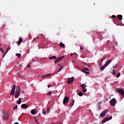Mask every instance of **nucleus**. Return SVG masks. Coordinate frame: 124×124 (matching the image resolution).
Returning a JSON list of instances; mask_svg holds the SVG:
<instances>
[{"mask_svg":"<svg viewBox=\"0 0 124 124\" xmlns=\"http://www.w3.org/2000/svg\"><path fill=\"white\" fill-rule=\"evenodd\" d=\"M21 93V88L17 87L16 88V92L15 93V96L16 98H18L20 96Z\"/></svg>","mask_w":124,"mask_h":124,"instance_id":"obj_1","label":"nucleus"},{"mask_svg":"<svg viewBox=\"0 0 124 124\" xmlns=\"http://www.w3.org/2000/svg\"><path fill=\"white\" fill-rule=\"evenodd\" d=\"M49 76H51V74H48L44 76H41L42 78H47V77H49Z\"/></svg>","mask_w":124,"mask_h":124,"instance_id":"obj_17","label":"nucleus"},{"mask_svg":"<svg viewBox=\"0 0 124 124\" xmlns=\"http://www.w3.org/2000/svg\"><path fill=\"white\" fill-rule=\"evenodd\" d=\"M60 46L62 47V48H63V47H64V44H62V43H60Z\"/></svg>","mask_w":124,"mask_h":124,"instance_id":"obj_22","label":"nucleus"},{"mask_svg":"<svg viewBox=\"0 0 124 124\" xmlns=\"http://www.w3.org/2000/svg\"><path fill=\"white\" fill-rule=\"evenodd\" d=\"M47 87H48V88H50V85H48Z\"/></svg>","mask_w":124,"mask_h":124,"instance_id":"obj_51","label":"nucleus"},{"mask_svg":"<svg viewBox=\"0 0 124 124\" xmlns=\"http://www.w3.org/2000/svg\"><path fill=\"white\" fill-rule=\"evenodd\" d=\"M117 66H118V65H117V64H116L115 66H113V68H117Z\"/></svg>","mask_w":124,"mask_h":124,"instance_id":"obj_39","label":"nucleus"},{"mask_svg":"<svg viewBox=\"0 0 124 124\" xmlns=\"http://www.w3.org/2000/svg\"><path fill=\"white\" fill-rule=\"evenodd\" d=\"M21 93H25V91H22Z\"/></svg>","mask_w":124,"mask_h":124,"instance_id":"obj_48","label":"nucleus"},{"mask_svg":"<svg viewBox=\"0 0 124 124\" xmlns=\"http://www.w3.org/2000/svg\"><path fill=\"white\" fill-rule=\"evenodd\" d=\"M102 63V61H100V64H101Z\"/></svg>","mask_w":124,"mask_h":124,"instance_id":"obj_49","label":"nucleus"},{"mask_svg":"<svg viewBox=\"0 0 124 124\" xmlns=\"http://www.w3.org/2000/svg\"><path fill=\"white\" fill-rule=\"evenodd\" d=\"M49 111H50V108L47 109L46 112H47V113H49Z\"/></svg>","mask_w":124,"mask_h":124,"instance_id":"obj_41","label":"nucleus"},{"mask_svg":"<svg viewBox=\"0 0 124 124\" xmlns=\"http://www.w3.org/2000/svg\"><path fill=\"white\" fill-rule=\"evenodd\" d=\"M120 76H121V73H118L117 74V78H119V77H120Z\"/></svg>","mask_w":124,"mask_h":124,"instance_id":"obj_35","label":"nucleus"},{"mask_svg":"<svg viewBox=\"0 0 124 124\" xmlns=\"http://www.w3.org/2000/svg\"><path fill=\"white\" fill-rule=\"evenodd\" d=\"M71 107H72L73 105H74V100H72V103L71 104Z\"/></svg>","mask_w":124,"mask_h":124,"instance_id":"obj_31","label":"nucleus"},{"mask_svg":"<svg viewBox=\"0 0 124 124\" xmlns=\"http://www.w3.org/2000/svg\"><path fill=\"white\" fill-rule=\"evenodd\" d=\"M82 72H84V73H86L87 74H90V73L89 72H86L84 70H82Z\"/></svg>","mask_w":124,"mask_h":124,"instance_id":"obj_34","label":"nucleus"},{"mask_svg":"<svg viewBox=\"0 0 124 124\" xmlns=\"http://www.w3.org/2000/svg\"><path fill=\"white\" fill-rule=\"evenodd\" d=\"M58 66H61V67H62V65H60V64H58Z\"/></svg>","mask_w":124,"mask_h":124,"instance_id":"obj_46","label":"nucleus"},{"mask_svg":"<svg viewBox=\"0 0 124 124\" xmlns=\"http://www.w3.org/2000/svg\"><path fill=\"white\" fill-rule=\"evenodd\" d=\"M31 113L32 114V115H35V108L32 109L31 111Z\"/></svg>","mask_w":124,"mask_h":124,"instance_id":"obj_18","label":"nucleus"},{"mask_svg":"<svg viewBox=\"0 0 124 124\" xmlns=\"http://www.w3.org/2000/svg\"><path fill=\"white\" fill-rule=\"evenodd\" d=\"M70 56H73V53H71Z\"/></svg>","mask_w":124,"mask_h":124,"instance_id":"obj_50","label":"nucleus"},{"mask_svg":"<svg viewBox=\"0 0 124 124\" xmlns=\"http://www.w3.org/2000/svg\"><path fill=\"white\" fill-rule=\"evenodd\" d=\"M100 104H101V102H99L97 105L96 109L97 110H100Z\"/></svg>","mask_w":124,"mask_h":124,"instance_id":"obj_11","label":"nucleus"},{"mask_svg":"<svg viewBox=\"0 0 124 124\" xmlns=\"http://www.w3.org/2000/svg\"><path fill=\"white\" fill-rule=\"evenodd\" d=\"M116 92L117 93H120L122 96H124V91L123 89L121 88H116Z\"/></svg>","mask_w":124,"mask_h":124,"instance_id":"obj_2","label":"nucleus"},{"mask_svg":"<svg viewBox=\"0 0 124 124\" xmlns=\"http://www.w3.org/2000/svg\"><path fill=\"white\" fill-rule=\"evenodd\" d=\"M112 62L111 60H108L106 63L105 64V66H108V65H109V64H110V63H111V62Z\"/></svg>","mask_w":124,"mask_h":124,"instance_id":"obj_14","label":"nucleus"},{"mask_svg":"<svg viewBox=\"0 0 124 124\" xmlns=\"http://www.w3.org/2000/svg\"><path fill=\"white\" fill-rule=\"evenodd\" d=\"M57 57L55 56H53L51 57H49V60H56Z\"/></svg>","mask_w":124,"mask_h":124,"instance_id":"obj_19","label":"nucleus"},{"mask_svg":"<svg viewBox=\"0 0 124 124\" xmlns=\"http://www.w3.org/2000/svg\"><path fill=\"white\" fill-rule=\"evenodd\" d=\"M82 92H83V93H87V89L83 88L82 90Z\"/></svg>","mask_w":124,"mask_h":124,"instance_id":"obj_29","label":"nucleus"},{"mask_svg":"<svg viewBox=\"0 0 124 124\" xmlns=\"http://www.w3.org/2000/svg\"><path fill=\"white\" fill-rule=\"evenodd\" d=\"M87 124H89V123H87Z\"/></svg>","mask_w":124,"mask_h":124,"instance_id":"obj_55","label":"nucleus"},{"mask_svg":"<svg viewBox=\"0 0 124 124\" xmlns=\"http://www.w3.org/2000/svg\"><path fill=\"white\" fill-rule=\"evenodd\" d=\"M116 99L113 98H112L110 101L109 103H110V105H111V106H115V105H116Z\"/></svg>","mask_w":124,"mask_h":124,"instance_id":"obj_5","label":"nucleus"},{"mask_svg":"<svg viewBox=\"0 0 124 124\" xmlns=\"http://www.w3.org/2000/svg\"><path fill=\"white\" fill-rule=\"evenodd\" d=\"M107 66H105V65H104V66H101L100 67V70L101 71H103V70H104V69H105V68L107 67Z\"/></svg>","mask_w":124,"mask_h":124,"instance_id":"obj_15","label":"nucleus"},{"mask_svg":"<svg viewBox=\"0 0 124 124\" xmlns=\"http://www.w3.org/2000/svg\"><path fill=\"white\" fill-rule=\"evenodd\" d=\"M80 87H81V88H82V89H85V84L80 85Z\"/></svg>","mask_w":124,"mask_h":124,"instance_id":"obj_33","label":"nucleus"},{"mask_svg":"<svg viewBox=\"0 0 124 124\" xmlns=\"http://www.w3.org/2000/svg\"><path fill=\"white\" fill-rule=\"evenodd\" d=\"M18 108V106L16 105L15 107L13 108V110H15V109H17Z\"/></svg>","mask_w":124,"mask_h":124,"instance_id":"obj_36","label":"nucleus"},{"mask_svg":"<svg viewBox=\"0 0 124 124\" xmlns=\"http://www.w3.org/2000/svg\"><path fill=\"white\" fill-rule=\"evenodd\" d=\"M78 95H79V96H83L84 94H83L82 92H80L78 93Z\"/></svg>","mask_w":124,"mask_h":124,"instance_id":"obj_24","label":"nucleus"},{"mask_svg":"<svg viewBox=\"0 0 124 124\" xmlns=\"http://www.w3.org/2000/svg\"><path fill=\"white\" fill-rule=\"evenodd\" d=\"M107 112H108V109H105L103 110L102 113L100 114V117H104L106 114H107Z\"/></svg>","mask_w":124,"mask_h":124,"instance_id":"obj_8","label":"nucleus"},{"mask_svg":"<svg viewBox=\"0 0 124 124\" xmlns=\"http://www.w3.org/2000/svg\"><path fill=\"white\" fill-rule=\"evenodd\" d=\"M64 58V56H62V57H58L55 61V63H57L58 62H60V61H62V59Z\"/></svg>","mask_w":124,"mask_h":124,"instance_id":"obj_9","label":"nucleus"},{"mask_svg":"<svg viewBox=\"0 0 124 124\" xmlns=\"http://www.w3.org/2000/svg\"><path fill=\"white\" fill-rule=\"evenodd\" d=\"M104 60H105V57H103L101 58V59L100 60V62H103V61H104Z\"/></svg>","mask_w":124,"mask_h":124,"instance_id":"obj_27","label":"nucleus"},{"mask_svg":"<svg viewBox=\"0 0 124 124\" xmlns=\"http://www.w3.org/2000/svg\"><path fill=\"white\" fill-rule=\"evenodd\" d=\"M80 50H81V51H82V50H84V47H80Z\"/></svg>","mask_w":124,"mask_h":124,"instance_id":"obj_42","label":"nucleus"},{"mask_svg":"<svg viewBox=\"0 0 124 124\" xmlns=\"http://www.w3.org/2000/svg\"><path fill=\"white\" fill-rule=\"evenodd\" d=\"M73 80H74V77L69 78L67 81V84H73Z\"/></svg>","mask_w":124,"mask_h":124,"instance_id":"obj_4","label":"nucleus"},{"mask_svg":"<svg viewBox=\"0 0 124 124\" xmlns=\"http://www.w3.org/2000/svg\"><path fill=\"white\" fill-rule=\"evenodd\" d=\"M28 67H29V68H31V64H29L28 65Z\"/></svg>","mask_w":124,"mask_h":124,"instance_id":"obj_44","label":"nucleus"},{"mask_svg":"<svg viewBox=\"0 0 124 124\" xmlns=\"http://www.w3.org/2000/svg\"><path fill=\"white\" fill-rule=\"evenodd\" d=\"M16 56L18 57V58H20V57H21V54H20V53H16Z\"/></svg>","mask_w":124,"mask_h":124,"instance_id":"obj_28","label":"nucleus"},{"mask_svg":"<svg viewBox=\"0 0 124 124\" xmlns=\"http://www.w3.org/2000/svg\"><path fill=\"white\" fill-rule=\"evenodd\" d=\"M35 114H37V111L36 109H35Z\"/></svg>","mask_w":124,"mask_h":124,"instance_id":"obj_45","label":"nucleus"},{"mask_svg":"<svg viewBox=\"0 0 124 124\" xmlns=\"http://www.w3.org/2000/svg\"><path fill=\"white\" fill-rule=\"evenodd\" d=\"M117 17L120 21H122V20H123V16L121 15H118Z\"/></svg>","mask_w":124,"mask_h":124,"instance_id":"obj_12","label":"nucleus"},{"mask_svg":"<svg viewBox=\"0 0 124 124\" xmlns=\"http://www.w3.org/2000/svg\"><path fill=\"white\" fill-rule=\"evenodd\" d=\"M63 67L62 66L61 67V68H60V69L59 70L58 72H60V71H61V70H62V69H63Z\"/></svg>","mask_w":124,"mask_h":124,"instance_id":"obj_40","label":"nucleus"},{"mask_svg":"<svg viewBox=\"0 0 124 124\" xmlns=\"http://www.w3.org/2000/svg\"><path fill=\"white\" fill-rule=\"evenodd\" d=\"M16 88V85H14L12 88V89L10 93L11 95H14L15 94V89Z\"/></svg>","mask_w":124,"mask_h":124,"instance_id":"obj_6","label":"nucleus"},{"mask_svg":"<svg viewBox=\"0 0 124 124\" xmlns=\"http://www.w3.org/2000/svg\"><path fill=\"white\" fill-rule=\"evenodd\" d=\"M0 46H1V43H0Z\"/></svg>","mask_w":124,"mask_h":124,"instance_id":"obj_52","label":"nucleus"},{"mask_svg":"<svg viewBox=\"0 0 124 124\" xmlns=\"http://www.w3.org/2000/svg\"><path fill=\"white\" fill-rule=\"evenodd\" d=\"M22 42H23V39L22 38H19L17 44L18 45H20V44H21V43H22Z\"/></svg>","mask_w":124,"mask_h":124,"instance_id":"obj_13","label":"nucleus"},{"mask_svg":"<svg viewBox=\"0 0 124 124\" xmlns=\"http://www.w3.org/2000/svg\"><path fill=\"white\" fill-rule=\"evenodd\" d=\"M84 70V71H85V70L86 71H89V70H90V69H89L87 68L84 67V68H83V70Z\"/></svg>","mask_w":124,"mask_h":124,"instance_id":"obj_26","label":"nucleus"},{"mask_svg":"<svg viewBox=\"0 0 124 124\" xmlns=\"http://www.w3.org/2000/svg\"><path fill=\"white\" fill-rule=\"evenodd\" d=\"M18 77L21 78V79H23V77H22V76H21L20 74H18Z\"/></svg>","mask_w":124,"mask_h":124,"instance_id":"obj_38","label":"nucleus"},{"mask_svg":"<svg viewBox=\"0 0 124 124\" xmlns=\"http://www.w3.org/2000/svg\"><path fill=\"white\" fill-rule=\"evenodd\" d=\"M110 120H112V117H111V116H109L108 117L104 119L103 120L102 123V124H104V123H106V122H108V121H109Z\"/></svg>","mask_w":124,"mask_h":124,"instance_id":"obj_7","label":"nucleus"},{"mask_svg":"<svg viewBox=\"0 0 124 124\" xmlns=\"http://www.w3.org/2000/svg\"><path fill=\"white\" fill-rule=\"evenodd\" d=\"M8 118H9L8 113L7 112H4L2 116L3 120H8Z\"/></svg>","mask_w":124,"mask_h":124,"instance_id":"obj_3","label":"nucleus"},{"mask_svg":"<svg viewBox=\"0 0 124 124\" xmlns=\"http://www.w3.org/2000/svg\"><path fill=\"white\" fill-rule=\"evenodd\" d=\"M112 74H116V72L114 70H113Z\"/></svg>","mask_w":124,"mask_h":124,"instance_id":"obj_43","label":"nucleus"},{"mask_svg":"<svg viewBox=\"0 0 124 124\" xmlns=\"http://www.w3.org/2000/svg\"><path fill=\"white\" fill-rule=\"evenodd\" d=\"M9 50H10V47L9 46L7 47V50L4 54L5 55H6V53H7V52H8Z\"/></svg>","mask_w":124,"mask_h":124,"instance_id":"obj_25","label":"nucleus"},{"mask_svg":"<svg viewBox=\"0 0 124 124\" xmlns=\"http://www.w3.org/2000/svg\"><path fill=\"white\" fill-rule=\"evenodd\" d=\"M21 108H27V107H28V105L26 104H23L21 105Z\"/></svg>","mask_w":124,"mask_h":124,"instance_id":"obj_16","label":"nucleus"},{"mask_svg":"<svg viewBox=\"0 0 124 124\" xmlns=\"http://www.w3.org/2000/svg\"><path fill=\"white\" fill-rule=\"evenodd\" d=\"M111 18H113V19H115V18H117V17L116 16L112 15L111 16Z\"/></svg>","mask_w":124,"mask_h":124,"instance_id":"obj_37","label":"nucleus"},{"mask_svg":"<svg viewBox=\"0 0 124 124\" xmlns=\"http://www.w3.org/2000/svg\"><path fill=\"white\" fill-rule=\"evenodd\" d=\"M0 51H1V52H2L3 55V57L5 56V54H4V51H3V49H2V48H1V47H0Z\"/></svg>","mask_w":124,"mask_h":124,"instance_id":"obj_21","label":"nucleus"},{"mask_svg":"<svg viewBox=\"0 0 124 124\" xmlns=\"http://www.w3.org/2000/svg\"><path fill=\"white\" fill-rule=\"evenodd\" d=\"M21 103H22V100L21 99V98H19L17 101V104H21Z\"/></svg>","mask_w":124,"mask_h":124,"instance_id":"obj_20","label":"nucleus"},{"mask_svg":"<svg viewBox=\"0 0 124 124\" xmlns=\"http://www.w3.org/2000/svg\"><path fill=\"white\" fill-rule=\"evenodd\" d=\"M47 95H51V94H52V92H51V91H49L47 92Z\"/></svg>","mask_w":124,"mask_h":124,"instance_id":"obj_30","label":"nucleus"},{"mask_svg":"<svg viewBox=\"0 0 124 124\" xmlns=\"http://www.w3.org/2000/svg\"><path fill=\"white\" fill-rule=\"evenodd\" d=\"M113 48L114 49V50H116V48L115 47V46H113Z\"/></svg>","mask_w":124,"mask_h":124,"instance_id":"obj_47","label":"nucleus"},{"mask_svg":"<svg viewBox=\"0 0 124 124\" xmlns=\"http://www.w3.org/2000/svg\"><path fill=\"white\" fill-rule=\"evenodd\" d=\"M42 113L44 114V115H46V110H43Z\"/></svg>","mask_w":124,"mask_h":124,"instance_id":"obj_32","label":"nucleus"},{"mask_svg":"<svg viewBox=\"0 0 124 124\" xmlns=\"http://www.w3.org/2000/svg\"><path fill=\"white\" fill-rule=\"evenodd\" d=\"M32 61L33 62H34V61L33 60V59H32Z\"/></svg>","mask_w":124,"mask_h":124,"instance_id":"obj_53","label":"nucleus"},{"mask_svg":"<svg viewBox=\"0 0 124 124\" xmlns=\"http://www.w3.org/2000/svg\"><path fill=\"white\" fill-rule=\"evenodd\" d=\"M69 101V97H65L63 101V104H66L67 102Z\"/></svg>","mask_w":124,"mask_h":124,"instance_id":"obj_10","label":"nucleus"},{"mask_svg":"<svg viewBox=\"0 0 124 124\" xmlns=\"http://www.w3.org/2000/svg\"><path fill=\"white\" fill-rule=\"evenodd\" d=\"M39 77H39V76H38V78H39Z\"/></svg>","mask_w":124,"mask_h":124,"instance_id":"obj_54","label":"nucleus"},{"mask_svg":"<svg viewBox=\"0 0 124 124\" xmlns=\"http://www.w3.org/2000/svg\"><path fill=\"white\" fill-rule=\"evenodd\" d=\"M34 120L35 123H36L37 124H39V122H38V120H37L36 118H35V117H34Z\"/></svg>","mask_w":124,"mask_h":124,"instance_id":"obj_23","label":"nucleus"}]
</instances>
